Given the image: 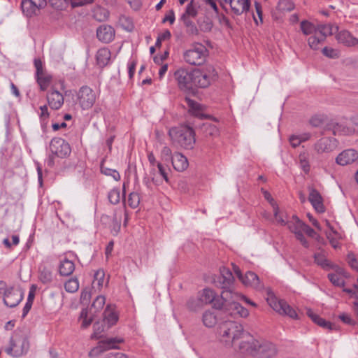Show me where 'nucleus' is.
Here are the masks:
<instances>
[{"label": "nucleus", "mask_w": 358, "mask_h": 358, "mask_svg": "<svg viewBox=\"0 0 358 358\" xmlns=\"http://www.w3.org/2000/svg\"><path fill=\"white\" fill-rule=\"evenodd\" d=\"M245 331L243 326L234 321H224L219 327L218 334L220 341L227 347L235 348Z\"/></svg>", "instance_id": "nucleus-1"}, {"label": "nucleus", "mask_w": 358, "mask_h": 358, "mask_svg": "<svg viewBox=\"0 0 358 358\" xmlns=\"http://www.w3.org/2000/svg\"><path fill=\"white\" fill-rule=\"evenodd\" d=\"M169 135L173 144H177L185 149H192L195 143L194 131L188 126L172 128Z\"/></svg>", "instance_id": "nucleus-2"}, {"label": "nucleus", "mask_w": 358, "mask_h": 358, "mask_svg": "<svg viewBox=\"0 0 358 358\" xmlns=\"http://www.w3.org/2000/svg\"><path fill=\"white\" fill-rule=\"evenodd\" d=\"M208 56V49L200 43H193L183 53L184 61L188 64L194 66H200L204 64Z\"/></svg>", "instance_id": "nucleus-3"}, {"label": "nucleus", "mask_w": 358, "mask_h": 358, "mask_svg": "<svg viewBox=\"0 0 358 358\" xmlns=\"http://www.w3.org/2000/svg\"><path fill=\"white\" fill-rule=\"evenodd\" d=\"M234 350L241 355L257 357L260 347V340L255 338L248 332H245Z\"/></svg>", "instance_id": "nucleus-4"}, {"label": "nucleus", "mask_w": 358, "mask_h": 358, "mask_svg": "<svg viewBox=\"0 0 358 358\" xmlns=\"http://www.w3.org/2000/svg\"><path fill=\"white\" fill-rule=\"evenodd\" d=\"M301 30L305 35L319 34L324 40L328 35L338 32V27L332 24H320L315 27V24H300Z\"/></svg>", "instance_id": "nucleus-5"}, {"label": "nucleus", "mask_w": 358, "mask_h": 358, "mask_svg": "<svg viewBox=\"0 0 358 358\" xmlns=\"http://www.w3.org/2000/svg\"><path fill=\"white\" fill-rule=\"evenodd\" d=\"M356 127H358V124L352 120H344L339 122L331 120L326 124L325 129L331 131L335 136H348L355 132Z\"/></svg>", "instance_id": "nucleus-6"}, {"label": "nucleus", "mask_w": 358, "mask_h": 358, "mask_svg": "<svg viewBox=\"0 0 358 358\" xmlns=\"http://www.w3.org/2000/svg\"><path fill=\"white\" fill-rule=\"evenodd\" d=\"M267 302L269 306L277 313L280 315H285L291 318L296 319L297 314L285 301L278 299L273 294L268 293Z\"/></svg>", "instance_id": "nucleus-7"}, {"label": "nucleus", "mask_w": 358, "mask_h": 358, "mask_svg": "<svg viewBox=\"0 0 358 358\" xmlns=\"http://www.w3.org/2000/svg\"><path fill=\"white\" fill-rule=\"evenodd\" d=\"M173 77L180 90L188 92L193 89V71L180 68L174 72Z\"/></svg>", "instance_id": "nucleus-8"}, {"label": "nucleus", "mask_w": 358, "mask_h": 358, "mask_svg": "<svg viewBox=\"0 0 358 358\" xmlns=\"http://www.w3.org/2000/svg\"><path fill=\"white\" fill-rule=\"evenodd\" d=\"M233 270L241 282L247 287H250L256 289H261L264 287L260 282L258 275L252 271H247L244 275L242 274L238 266L233 264Z\"/></svg>", "instance_id": "nucleus-9"}, {"label": "nucleus", "mask_w": 358, "mask_h": 358, "mask_svg": "<svg viewBox=\"0 0 358 358\" xmlns=\"http://www.w3.org/2000/svg\"><path fill=\"white\" fill-rule=\"evenodd\" d=\"M96 99V93L88 86H83L77 92V101L83 110L91 108Z\"/></svg>", "instance_id": "nucleus-10"}, {"label": "nucleus", "mask_w": 358, "mask_h": 358, "mask_svg": "<svg viewBox=\"0 0 358 358\" xmlns=\"http://www.w3.org/2000/svg\"><path fill=\"white\" fill-rule=\"evenodd\" d=\"M222 289L223 290L220 296V300L222 303V308L221 310H227L229 308H231L234 306L235 303L242 301L243 299H245V296L234 292L231 286L229 288Z\"/></svg>", "instance_id": "nucleus-11"}, {"label": "nucleus", "mask_w": 358, "mask_h": 358, "mask_svg": "<svg viewBox=\"0 0 358 358\" xmlns=\"http://www.w3.org/2000/svg\"><path fill=\"white\" fill-rule=\"evenodd\" d=\"M306 224L297 216L293 215L292 220L289 221L287 225L289 231L294 234L296 238L300 241L302 245L308 248L309 243L303 234Z\"/></svg>", "instance_id": "nucleus-12"}, {"label": "nucleus", "mask_w": 358, "mask_h": 358, "mask_svg": "<svg viewBox=\"0 0 358 358\" xmlns=\"http://www.w3.org/2000/svg\"><path fill=\"white\" fill-rule=\"evenodd\" d=\"M50 150L52 155L64 158L71 153L69 144L61 138H55L52 139L50 143Z\"/></svg>", "instance_id": "nucleus-13"}, {"label": "nucleus", "mask_w": 358, "mask_h": 358, "mask_svg": "<svg viewBox=\"0 0 358 358\" xmlns=\"http://www.w3.org/2000/svg\"><path fill=\"white\" fill-rule=\"evenodd\" d=\"M198 296L203 305L212 304L216 309H222V303L220 300V296L210 288H204L199 293Z\"/></svg>", "instance_id": "nucleus-14"}, {"label": "nucleus", "mask_w": 358, "mask_h": 358, "mask_svg": "<svg viewBox=\"0 0 358 358\" xmlns=\"http://www.w3.org/2000/svg\"><path fill=\"white\" fill-rule=\"evenodd\" d=\"M219 275L213 278V283L218 288L227 289L232 286L234 278L229 269L222 267Z\"/></svg>", "instance_id": "nucleus-15"}, {"label": "nucleus", "mask_w": 358, "mask_h": 358, "mask_svg": "<svg viewBox=\"0 0 358 358\" xmlns=\"http://www.w3.org/2000/svg\"><path fill=\"white\" fill-rule=\"evenodd\" d=\"M337 148V141L335 138H322L313 145L314 150L317 154L329 153Z\"/></svg>", "instance_id": "nucleus-16"}, {"label": "nucleus", "mask_w": 358, "mask_h": 358, "mask_svg": "<svg viewBox=\"0 0 358 358\" xmlns=\"http://www.w3.org/2000/svg\"><path fill=\"white\" fill-rule=\"evenodd\" d=\"M34 66L36 69L37 82L41 90L45 91L48 87L52 76L43 71L42 62L38 59H34Z\"/></svg>", "instance_id": "nucleus-17"}, {"label": "nucleus", "mask_w": 358, "mask_h": 358, "mask_svg": "<svg viewBox=\"0 0 358 358\" xmlns=\"http://www.w3.org/2000/svg\"><path fill=\"white\" fill-rule=\"evenodd\" d=\"M46 5V0H24V14L27 17L36 15Z\"/></svg>", "instance_id": "nucleus-18"}, {"label": "nucleus", "mask_w": 358, "mask_h": 358, "mask_svg": "<svg viewBox=\"0 0 358 358\" xmlns=\"http://www.w3.org/2000/svg\"><path fill=\"white\" fill-rule=\"evenodd\" d=\"M115 35V29L110 24H103L96 29L97 38L105 43L111 42L114 39Z\"/></svg>", "instance_id": "nucleus-19"}, {"label": "nucleus", "mask_w": 358, "mask_h": 358, "mask_svg": "<svg viewBox=\"0 0 358 358\" xmlns=\"http://www.w3.org/2000/svg\"><path fill=\"white\" fill-rule=\"evenodd\" d=\"M22 300V291L10 287L3 296L4 304L10 308L15 307Z\"/></svg>", "instance_id": "nucleus-20"}, {"label": "nucleus", "mask_w": 358, "mask_h": 358, "mask_svg": "<svg viewBox=\"0 0 358 358\" xmlns=\"http://www.w3.org/2000/svg\"><path fill=\"white\" fill-rule=\"evenodd\" d=\"M278 352L276 345L269 341L260 340L258 355L263 358H273Z\"/></svg>", "instance_id": "nucleus-21"}, {"label": "nucleus", "mask_w": 358, "mask_h": 358, "mask_svg": "<svg viewBox=\"0 0 358 358\" xmlns=\"http://www.w3.org/2000/svg\"><path fill=\"white\" fill-rule=\"evenodd\" d=\"M358 158V152L354 149H348L341 152L336 157L338 164L345 166L355 162Z\"/></svg>", "instance_id": "nucleus-22"}, {"label": "nucleus", "mask_w": 358, "mask_h": 358, "mask_svg": "<svg viewBox=\"0 0 358 358\" xmlns=\"http://www.w3.org/2000/svg\"><path fill=\"white\" fill-rule=\"evenodd\" d=\"M49 106L54 110H57L64 103V96L57 90H52L46 96Z\"/></svg>", "instance_id": "nucleus-23"}, {"label": "nucleus", "mask_w": 358, "mask_h": 358, "mask_svg": "<svg viewBox=\"0 0 358 358\" xmlns=\"http://www.w3.org/2000/svg\"><path fill=\"white\" fill-rule=\"evenodd\" d=\"M308 200L316 211L318 213H323L324 211L322 198L317 190L314 188L310 189Z\"/></svg>", "instance_id": "nucleus-24"}, {"label": "nucleus", "mask_w": 358, "mask_h": 358, "mask_svg": "<svg viewBox=\"0 0 358 358\" xmlns=\"http://www.w3.org/2000/svg\"><path fill=\"white\" fill-rule=\"evenodd\" d=\"M336 34V38L337 41L345 46L350 47L358 44V39L353 37L351 34L346 30H342L341 31H338Z\"/></svg>", "instance_id": "nucleus-25"}, {"label": "nucleus", "mask_w": 358, "mask_h": 358, "mask_svg": "<svg viewBox=\"0 0 358 358\" xmlns=\"http://www.w3.org/2000/svg\"><path fill=\"white\" fill-rule=\"evenodd\" d=\"M211 82L208 76L200 70L193 71V88L199 87L201 88L207 87Z\"/></svg>", "instance_id": "nucleus-26"}, {"label": "nucleus", "mask_w": 358, "mask_h": 358, "mask_svg": "<svg viewBox=\"0 0 358 358\" xmlns=\"http://www.w3.org/2000/svg\"><path fill=\"white\" fill-rule=\"evenodd\" d=\"M234 14L239 15L250 8V0H231L228 3Z\"/></svg>", "instance_id": "nucleus-27"}, {"label": "nucleus", "mask_w": 358, "mask_h": 358, "mask_svg": "<svg viewBox=\"0 0 358 358\" xmlns=\"http://www.w3.org/2000/svg\"><path fill=\"white\" fill-rule=\"evenodd\" d=\"M173 168L178 171H183L188 167L187 159L182 154L176 152L171 161Z\"/></svg>", "instance_id": "nucleus-28"}, {"label": "nucleus", "mask_w": 358, "mask_h": 358, "mask_svg": "<svg viewBox=\"0 0 358 358\" xmlns=\"http://www.w3.org/2000/svg\"><path fill=\"white\" fill-rule=\"evenodd\" d=\"M122 212L124 214V223L126 224L128 220V215L127 210L125 209V206L124 205L122 209L119 210H115L113 215V231L117 234L120 229V223H121V217Z\"/></svg>", "instance_id": "nucleus-29"}, {"label": "nucleus", "mask_w": 358, "mask_h": 358, "mask_svg": "<svg viewBox=\"0 0 358 358\" xmlns=\"http://www.w3.org/2000/svg\"><path fill=\"white\" fill-rule=\"evenodd\" d=\"M75 270V264L72 261L64 259L61 261L59 266V273L62 276H69L73 273Z\"/></svg>", "instance_id": "nucleus-30"}, {"label": "nucleus", "mask_w": 358, "mask_h": 358, "mask_svg": "<svg viewBox=\"0 0 358 358\" xmlns=\"http://www.w3.org/2000/svg\"><path fill=\"white\" fill-rule=\"evenodd\" d=\"M110 51L108 48H103L99 49L96 55L98 65L101 67L107 65L110 59Z\"/></svg>", "instance_id": "nucleus-31"}, {"label": "nucleus", "mask_w": 358, "mask_h": 358, "mask_svg": "<svg viewBox=\"0 0 358 358\" xmlns=\"http://www.w3.org/2000/svg\"><path fill=\"white\" fill-rule=\"evenodd\" d=\"M104 320L107 321L109 327L114 325L118 320V317L111 305H108L103 313Z\"/></svg>", "instance_id": "nucleus-32"}, {"label": "nucleus", "mask_w": 358, "mask_h": 358, "mask_svg": "<svg viewBox=\"0 0 358 358\" xmlns=\"http://www.w3.org/2000/svg\"><path fill=\"white\" fill-rule=\"evenodd\" d=\"M38 278L43 283L51 282L52 279V274L50 268L45 265H41L39 267Z\"/></svg>", "instance_id": "nucleus-33"}, {"label": "nucleus", "mask_w": 358, "mask_h": 358, "mask_svg": "<svg viewBox=\"0 0 358 358\" xmlns=\"http://www.w3.org/2000/svg\"><path fill=\"white\" fill-rule=\"evenodd\" d=\"M105 303H106V298L103 296L100 295V296H96V298L93 301L92 306L90 309V314L94 315L96 312L100 311L103 308Z\"/></svg>", "instance_id": "nucleus-34"}, {"label": "nucleus", "mask_w": 358, "mask_h": 358, "mask_svg": "<svg viewBox=\"0 0 358 358\" xmlns=\"http://www.w3.org/2000/svg\"><path fill=\"white\" fill-rule=\"evenodd\" d=\"M273 211L275 220L278 224L283 226L287 224L289 221L287 220V215L284 212L280 211L278 206H274Z\"/></svg>", "instance_id": "nucleus-35"}, {"label": "nucleus", "mask_w": 358, "mask_h": 358, "mask_svg": "<svg viewBox=\"0 0 358 358\" xmlns=\"http://www.w3.org/2000/svg\"><path fill=\"white\" fill-rule=\"evenodd\" d=\"M227 311H229L231 315H239L241 317H246L249 315L248 310L243 307L239 301L235 303L231 308H229Z\"/></svg>", "instance_id": "nucleus-36"}, {"label": "nucleus", "mask_w": 358, "mask_h": 358, "mask_svg": "<svg viewBox=\"0 0 358 358\" xmlns=\"http://www.w3.org/2000/svg\"><path fill=\"white\" fill-rule=\"evenodd\" d=\"M203 323L207 327H213L217 323V317L214 313L211 311H206L203 315Z\"/></svg>", "instance_id": "nucleus-37"}, {"label": "nucleus", "mask_w": 358, "mask_h": 358, "mask_svg": "<svg viewBox=\"0 0 358 358\" xmlns=\"http://www.w3.org/2000/svg\"><path fill=\"white\" fill-rule=\"evenodd\" d=\"M17 345L13 338L10 339V346L5 348V352L13 357H18L22 355V345L20 349H15Z\"/></svg>", "instance_id": "nucleus-38"}, {"label": "nucleus", "mask_w": 358, "mask_h": 358, "mask_svg": "<svg viewBox=\"0 0 358 358\" xmlns=\"http://www.w3.org/2000/svg\"><path fill=\"white\" fill-rule=\"evenodd\" d=\"M122 342V339L117 338H111L99 341L101 345L104 348L105 351L108 350L110 349L118 348L117 347L115 346V344L121 343Z\"/></svg>", "instance_id": "nucleus-39"}, {"label": "nucleus", "mask_w": 358, "mask_h": 358, "mask_svg": "<svg viewBox=\"0 0 358 358\" xmlns=\"http://www.w3.org/2000/svg\"><path fill=\"white\" fill-rule=\"evenodd\" d=\"M36 291V286L35 285H32L31 286L29 292L27 301L25 306H24V317L29 311V310L31 308L33 301L35 298Z\"/></svg>", "instance_id": "nucleus-40"}, {"label": "nucleus", "mask_w": 358, "mask_h": 358, "mask_svg": "<svg viewBox=\"0 0 358 358\" xmlns=\"http://www.w3.org/2000/svg\"><path fill=\"white\" fill-rule=\"evenodd\" d=\"M105 278V273L103 270H98L96 271L94 275V281L92 282L93 288H97L100 289L103 285Z\"/></svg>", "instance_id": "nucleus-41"}, {"label": "nucleus", "mask_w": 358, "mask_h": 358, "mask_svg": "<svg viewBox=\"0 0 358 358\" xmlns=\"http://www.w3.org/2000/svg\"><path fill=\"white\" fill-rule=\"evenodd\" d=\"M109 12L104 8L98 7L94 10V17L99 22H103L108 20Z\"/></svg>", "instance_id": "nucleus-42"}, {"label": "nucleus", "mask_w": 358, "mask_h": 358, "mask_svg": "<svg viewBox=\"0 0 358 358\" xmlns=\"http://www.w3.org/2000/svg\"><path fill=\"white\" fill-rule=\"evenodd\" d=\"M201 130L206 136H213L218 134L217 127L209 122L203 123L201 127Z\"/></svg>", "instance_id": "nucleus-43"}, {"label": "nucleus", "mask_w": 358, "mask_h": 358, "mask_svg": "<svg viewBox=\"0 0 358 358\" xmlns=\"http://www.w3.org/2000/svg\"><path fill=\"white\" fill-rule=\"evenodd\" d=\"M277 9L281 12H289L294 9V3L291 0H280Z\"/></svg>", "instance_id": "nucleus-44"}, {"label": "nucleus", "mask_w": 358, "mask_h": 358, "mask_svg": "<svg viewBox=\"0 0 358 358\" xmlns=\"http://www.w3.org/2000/svg\"><path fill=\"white\" fill-rule=\"evenodd\" d=\"M79 288V282L77 278H71L64 284V289L66 292L74 293Z\"/></svg>", "instance_id": "nucleus-45"}, {"label": "nucleus", "mask_w": 358, "mask_h": 358, "mask_svg": "<svg viewBox=\"0 0 358 358\" xmlns=\"http://www.w3.org/2000/svg\"><path fill=\"white\" fill-rule=\"evenodd\" d=\"M186 102H187V104L188 106V107L189 108V110L192 111V113L196 115V116H200L201 115V106L199 103H198L197 102L189 99V98H186Z\"/></svg>", "instance_id": "nucleus-46"}, {"label": "nucleus", "mask_w": 358, "mask_h": 358, "mask_svg": "<svg viewBox=\"0 0 358 358\" xmlns=\"http://www.w3.org/2000/svg\"><path fill=\"white\" fill-rule=\"evenodd\" d=\"M196 15V10L192 3H189L185 11L181 15V20L185 22H190L189 17H195Z\"/></svg>", "instance_id": "nucleus-47"}, {"label": "nucleus", "mask_w": 358, "mask_h": 358, "mask_svg": "<svg viewBox=\"0 0 358 358\" xmlns=\"http://www.w3.org/2000/svg\"><path fill=\"white\" fill-rule=\"evenodd\" d=\"M80 320H82L81 327L83 328H87L92 324L93 317L92 315H90V317L88 316V310L87 309H83L80 313Z\"/></svg>", "instance_id": "nucleus-48"}, {"label": "nucleus", "mask_w": 358, "mask_h": 358, "mask_svg": "<svg viewBox=\"0 0 358 358\" xmlns=\"http://www.w3.org/2000/svg\"><path fill=\"white\" fill-rule=\"evenodd\" d=\"M187 308L192 311H196L201 308L204 305L201 300H199V297L197 298H191L187 303Z\"/></svg>", "instance_id": "nucleus-49"}, {"label": "nucleus", "mask_w": 358, "mask_h": 358, "mask_svg": "<svg viewBox=\"0 0 358 358\" xmlns=\"http://www.w3.org/2000/svg\"><path fill=\"white\" fill-rule=\"evenodd\" d=\"M101 172L107 176H111L115 181L120 180V175L118 171L115 169L105 167L103 164L101 165Z\"/></svg>", "instance_id": "nucleus-50"}, {"label": "nucleus", "mask_w": 358, "mask_h": 358, "mask_svg": "<svg viewBox=\"0 0 358 358\" xmlns=\"http://www.w3.org/2000/svg\"><path fill=\"white\" fill-rule=\"evenodd\" d=\"M299 164L304 172L308 173L310 171V164L308 154L301 153L299 156Z\"/></svg>", "instance_id": "nucleus-51"}, {"label": "nucleus", "mask_w": 358, "mask_h": 358, "mask_svg": "<svg viewBox=\"0 0 358 358\" xmlns=\"http://www.w3.org/2000/svg\"><path fill=\"white\" fill-rule=\"evenodd\" d=\"M328 278L330 282L335 286L341 287L345 286L344 278L342 276H340L338 274L329 273L328 274Z\"/></svg>", "instance_id": "nucleus-52"}, {"label": "nucleus", "mask_w": 358, "mask_h": 358, "mask_svg": "<svg viewBox=\"0 0 358 358\" xmlns=\"http://www.w3.org/2000/svg\"><path fill=\"white\" fill-rule=\"evenodd\" d=\"M172 151L168 146H164L160 152L161 159L164 162L165 164H169L173 158Z\"/></svg>", "instance_id": "nucleus-53"}, {"label": "nucleus", "mask_w": 358, "mask_h": 358, "mask_svg": "<svg viewBox=\"0 0 358 358\" xmlns=\"http://www.w3.org/2000/svg\"><path fill=\"white\" fill-rule=\"evenodd\" d=\"M128 205L132 208H136L140 203V195L137 192H131L128 197Z\"/></svg>", "instance_id": "nucleus-54"}, {"label": "nucleus", "mask_w": 358, "mask_h": 358, "mask_svg": "<svg viewBox=\"0 0 358 358\" xmlns=\"http://www.w3.org/2000/svg\"><path fill=\"white\" fill-rule=\"evenodd\" d=\"M201 71L208 76V78L210 80L211 83L215 80L217 78V73L214 66L211 65L206 66V68Z\"/></svg>", "instance_id": "nucleus-55"}, {"label": "nucleus", "mask_w": 358, "mask_h": 358, "mask_svg": "<svg viewBox=\"0 0 358 358\" xmlns=\"http://www.w3.org/2000/svg\"><path fill=\"white\" fill-rule=\"evenodd\" d=\"M48 3L55 9L63 10L68 6L69 0H48Z\"/></svg>", "instance_id": "nucleus-56"}, {"label": "nucleus", "mask_w": 358, "mask_h": 358, "mask_svg": "<svg viewBox=\"0 0 358 358\" xmlns=\"http://www.w3.org/2000/svg\"><path fill=\"white\" fill-rule=\"evenodd\" d=\"M323 41L324 39L319 34H313V36L308 38V43L312 49L317 50L318 48L319 43Z\"/></svg>", "instance_id": "nucleus-57"}, {"label": "nucleus", "mask_w": 358, "mask_h": 358, "mask_svg": "<svg viewBox=\"0 0 358 358\" xmlns=\"http://www.w3.org/2000/svg\"><path fill=\"white\" fill-rule=\"evenodd\" d=\"M110 202L113 204H117L120 200V192L118 189H113L108 195Z\"/></svg>", "instance_id": "nucleus-58"}, {"label": "nucleus", "mask_w": 358, "mask_h": 358, "mask_svg": "<svg viewBox=\"0 0 358 358\" xmlns=\"http://www.w3.org/2000/svg\"><path fill=\"white\" fill-rule=\"evenodd\" d=\"M315 262L321 266L322 268L329 267L330 264L329 261L327 259L324 255L322 254L318 253L315 255Z\"/></svg>", "instance_id": "nucleus-59"}, {"label": "nucleus", "mask_w": 358, "mask_h": 358, "mask_svg": "<svg viewBox=\"0 0 358 358\" xmlns=\"http://www.w3.org/2000/svg\"><path fill=\"white\" fill-rule=\"evenodd\" d=\"M307 315L317 325L321 326L322 323H324L323 318L320 317L319 315L315 314L311 309H306Z\"/></svg>", "instance_id": "nucleus-60"}, {"label": "nucleus", "mask_w": 358, "mask_h": 358, "mask_svg": "<svg viewBox=\"0 0 358 358\" xmlns=\"http://www.w3.org/2000/svg\"><path fill=\"white\" fill-rule=\"evenodd\" d=\"M187 32L192 36L200 34L199 24H185Z\"/></svg>", "instance_id": "nucleus-61"}, {"label": "nucleus", "mask_w": 358, "mask_h": 358, "mask_svg": "<svg viewBox=\"0 0 358 358\" xmlns=\"http://www.w3.org/2000/svg\"><path fill=\"white\" fill-rule=\"evenodd\" d=\"M326 224H327V226L329 228V229L331 230V232H326V235H327V238L329 240V242L331 243V244L332 245V246L334 248H336L337 247V242L336 241V239L332 237V234H335V235H337V232L336 231H335L334 229V228L330 225L329 221L326 220Z\"/></svg>", "instance_id": "nucleus-62"}, {"label": "nucleus", "mask_w": 358, "mask_h": 358, "mask_svg": "<svg viewBox=\"0 0 358 358\" xmlns=\"http://www.w3.org/2000/svg\"><path fill=\"white\" fill-rule=\"evenodd\" d=\"M105 352L104 348L101 345V343L99 342L98 345L93 348L88 353V356L91 358L96 357L100 355L101 353Z\"/></svg>", "instance_id": "nucleus-63"}, {"label": "nucleus", "mask_w": 358, "mask_h": 358, "mask_svg": "<svg viewBox=\"0 0 358 358\" xmlns=\"http://www.w3.org/2000/svg\"><path fill=\"white\" fill-rule=\"evenodd\" d=\"M347 259H348V264L350 265V266L352 269H354L357 272H358V260L357 259L355 256L353 254L350 253L348 255Z\"/></svg>", "instance_id": "nucleus-64"}]
</instances>
